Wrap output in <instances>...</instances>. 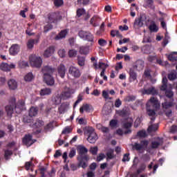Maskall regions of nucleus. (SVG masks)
<instances>
[{
    "label": "nucleus",
    "instance_id": "obj_1",
    "mask_svg": "<svg viewBox=\"0 0 177 177\" xmlns=\"http://www.w3.org/2000/svg\"><path fill=\"white\" fill-rule=\"evenodd\" d=\"M78 161L77 165L72 163L71 164V171H77L78 168H83L85 169L88 167V161H89V155H88V149L84 145H78L77 147Z\"/></svg>",
    "mask_w": 177,
    "mask_h": 177
},
{
    "label": "nucleus",
    "instance_id": "obj_2",
    "mask_svg": "<svg viewBox=\"0 0 177 177\" xmlns=\"http://www.w3.org/2000/svg\"><path fill=\"white\" fill-rule=\"evenodd\" d=\"M5 109L7 116L12 118L15 110L17 114H20L26 109V102H24V100H20L16 104V98L12 97L10 99L8 104L6 106Z\"/></svg>",
    "mask_w": 177,
    "mask_h": 177
},
{
    "label": "nucleus",
    "instance_id": "obj_3",
    "mask_svg": "<svg viewBox=\"0 0 177 177\" xmlns=\"http://www.w3.org/2000/svg\"><path fill=\"white\" fill-rule=\"evenodd\" d=\"M41 71L43 73L44 82L50 86L55 85V79L52 76L53 75V73H55V68L49 66H46L41 69Z\"/></svg>",
    "mask_w": 177,
    "mask_h": 177
},
{
    "label": "nucleus",
    "instance_id": "obj_4",
    "mask_svg": "<svg viewBox=\"0 0 177 177\" xmlns=\"http://www.w3.org/2000/svg\"><path fill=\"white\" fill-rule=\"evenodd\" d=\"M160 102L157 97H152L150 98L149 102L147 103V113L149 117L156 115V111L160 109Z\"/></svg>",
    "mask_w": 177,
    "mask_h": 177
},
{
    "label": "nucleus",
    "instance_id": "obj_5",
    "mask_svg": "<svg viewBox=\"0 0 177 177\" xmlns=\"http://www.w3.org/2000/svg\"><path fill=\"white\" fill-rule=\"evenodd\" d=\"M84 135L88 136L87 140L89 143H95L98 139L97 134L95 132V129L92 127H86L84 129Z\"/></svg>",
    "mask_w": 177,
    "mask_h": 177
},
{
    "label": "nucleus",
    "instance_id": "obj_6",
    "mask_svg": "<svg viewBox=\"0 0 177 177\" xmlns=\"http://www.w3.org/2000/svg\"><path fill=\"white\" fill-rule=\"evenodd\" d=\"M132 125H133V120L132 118H127L122 121V127L123 129H127L124 132V135L132 133Z\"/></svg>",
    "mask_w": 177,
    "mask_h": 177
},
{
    "label": "nucleus",
    "instance_id": "obj_7",
    "mask_svg": "<svg viewBox=\"0 0 177 177\" xmlns=\"http://www.w3.org/2000/svg\"><path fill=\"white\" fill-rule=\"evenodd\" d=\"M78 36L84 41H87V42H94L95 41V36L89 31L80 30Z\"/></svg>",
    "mask_w": 177,
    "mask_h": 177
},
{
    "label": "nucleus",
    "instance_id": "obj_8",
    "mask_svg": "<svg viewBox=\"0 0 177 177\" xmlns=\"http://www.w3.org/2000/svg\"><path fill=\"white\" fill-rule=\"evenodd\" d=\"M30 64L32 67H36V68H39L42 66V59L39 56L35 55H32L30 57Z\"/></svg>",
    "mask_w": 177,
    "mask_h": 177
},
{
    "label": "nucleus",
    "instance_id": "obj_9",
    "mask_svg": "<svg viewBox=\"0 0 177 177\" xmlns=\"http://www.w3.org/2000/svg\"><path fill=\"white\" fill-rule=\"evenodd\" d=\"M148 146L149 140H141L140 144L135 142L132 146V149L133 150H136V151H140V150H145V149H147Z\"/></svg>",
    "mask_w": 177,
    "mask_h": 177
},
{
    "label": "nucleus",
    "instance_id": "obj_10",
    "mask_svg": "<svg viewBox=\"0 0 177 177\" xmlns=\"http://www.w3.org/2000/svg\"><path fill=\"white\" fill-rule=\"evenodd\" d=\"M68 73L70 75H71L74 78H80V77H81V71H80V68L75 66H70L68 69Z\"/></svg>",
    "mask_w": 177,
    "mask_h": 177
},
{
    "label": "nucleus",
    "instance_id": "obj_11",
    "mask_svg": "<svg viewBox=\"0 0 177 177\" xmlns=\"http://www.w3.org/2000/svg\"><path fill=\"white\" fill-rule=\"evenodd\" d=\"M22 142L24 145H26V146H32L34 145V142H36V140H32V136L30 134H26L25 135L24 138L22 140Z\"/></svg>",
    "mask_w": 177,
    "mask_h": 177
},
{
    "label": "nucleus",
    "instance_id": "obj_12",
    "mask_svg": "<svg viewBox=\"0 0 177 177\" xmlns=\"http://www.w3.org/2000/svg\"><path fill=\"white\" fill-rule=\"evenodd\" d=\"M13 68H16V64L13 63L8 64V63L2 62L0 64V70L1 71H10Z\"/></svg>",
    "mask_w": 177,
    "mask_h": 177
},
{
    "label": "nucleus",
    "instance_id": "obj_13",
    "mask_svg": "<svg viewBox=\"0 0 177 177\" xmlns=\"http://www.w3.org/2000/svg\"><path fill=\"white\" fill-rule=\"evenodd\" d=\"M146 21V15H140L138 18H136L134 21V27H143Z\"/></svg>",
    "mask_w": 177,
    "mask_h": 177
},
{
    "label": "nucleus",
    "instance_id": "obj_14",
    "mask_svg": "<svg viewBox=\"0 0 177 177\" xmlns=\"http://www.w3.org/2000/svg\"><path fill=\"white\" fill-rule=\"evenodd\" d=\"M11 56H16L20 52V46L19 44H12L9 49Z\"/></svg>",
    "mask_w": 177,
    "mask_h": 177
},
{
    "label": "nucleus",
    "instance_id": "obj_15",
    "mask_svg": "<svg viewBox=\"0 0 177 177\" xmlns=\"http://www.w3.org/2000/svg\"><path fill=\"white\" fill-rule=\"evenodd\" d=\"M59 19H60V15L57 12H51L48 15L50 23H57Z\"/></svg>",
    "mask_w": 177,
    "mask_h": 177
},
{
    "label": "nucleus",
    "instance_id": "obj_16",
    "mask_svg": "<svg viewBox=\"0 0 177 177\" xmlns=\"http://www.w3.org/2000/svg\"><path fill=\"white\" fill-rule=\"evenodd\" d=\"M133 67L137 71H142L145 68V62L142 59H138L136 62Z\"/></svg>",
    "mask_w": 177,
    "mask_h": 177
},
{
    "label": "nucleus",
    "instance_id": "obj_17",
    "mask_svg": "<svg viewBox=\"0 0 177 177\" xmlns=\"http://www.w3.org/2000/svg\"><path fill=\"white\" fill-rule=\"evenodd\" d=\"M40 35H37V39H30L28 41L27 43V46L28 49H32V48H34V45H35V44H38L39 42V38H40Z\"/></svg>",
    "mask_w": 177,
    "mask_h": 177
},
{
    "label": "nucleus",
    "instance_id": "obj_18",
    "mask_svg": "<svg viewBox=\"0 0 177 177\" xmlns=\"http://www.w3.org/2000/svg\"><path fill=\"white\" fill-rule=\"evenodd\" d=\"M57 71L59 77H61V78H64L66 76V66L63 64H60L57 67Z\"/></svg>",
    "mask_w": 177,
    "mask_h": 177
},
{
    "label": "nucleus",
    "instance_id": "obj_19",
    "mask_svg": "<svg viewBox=\"0 0 177 177\" xmlns=\"http://www.w3.org/2000/svg\"><path fill=\"white\" fill-rule=\"evenodd\" d=\"M62 97L64 100L70 99V97H71V88H66L62 93Z\"/></svg>",
    "mask_w": 177,
    "mask_h": 177
},
{
    "label": "nucleus",
    "instance_id": "obj_20",
    "mask_svg": "<svg viewBox=\"0 0 177 177\" xmlns=\"http://www.w3.org/2000/svg\"><path fill=\"white\" fill-rule=\"evenodd\" d=\"M164 143L162 138H158V141H152L151 143V149H158Z\"/></svg>",
    "mask_w": 177,
    "mask_h": 177
},
{
    "label": "nucleus",
    "instance_id": "obj_21",
    "mask_svg": "<svg viewBox=\"0 0 177 177\" xmlns=\"http://www.w3.org/2000/svg\"><path fill=\"white\" fill-rule=\"evenodd\" d=\"M55 53V47L53 46H50L48 47L44 53V57H50L52 55Z\"/></svg>",
    "mask_w": 177,
    "mask_h": 177
},
{
    "label": "nucleus",
    "instance_id": "obj_22",
    "mask_svg": "<svg viewBox=\"0 0 177 177\" xmlns=\"http://www.w3.org/2000/svg\"><path fill=\"white\" fill-rule=\"evenodd\" d=\"M129 74L130 82H133V81H136L138 78V74H136V72H135L133 68H130Z\"/></svg>",
    "mask_w": 177,
    "mask_h": 177
},
{
    "label": "nucleus",
    "instance_id": "obj_23",
    "mask_svg": "<svg viewBox=\"0 0 177 177\" xmlns=\"http://www.w3.org/2000/svg\"><path fill=\"white\" fill-rule=\"evenodd\" d=\"M92 110H93L92 107L88 104H83L82 106L80 107V111L81 114L84 113V111H86V113H91Z\"/></svg>",
    "mask_w": 177,
    "mask_h": 177
},
{
    "label": "nucleus",
    "instance_id": "obj_24",
    "mask_svg": "<svg viewBox=\"0 0 177 177\" xmlns=\"http://www.w3.org/2000/svg\"><path fill=\"white\" fill-rule=\"evenodd\" d=\"M142 93H144V95H157L158 92L156 91L154 87H150L147 89H145Z\"/></svg>",
    "mask_w": 177,
    "mask_h": 177
},
{
    "label": "nucleus",
    "instance_id": "obj_25",
    "mask_svg": "<svg viewBox=\"0 0 177 177\" xmlns=\"http://www.w3.org/2000/svg\"><path fill=\"white\" fill-rule=\"evenodd\" d=\"M8 85L9 86V88L15 91V89L17 88V82H16V80L11 79L8 81Z\"/></svg>",
    "mask_w": 177,
    "mask_h": 177
},
{
    "label": "nucleus",
    "instance_id": "obj_26",
    "mask_svg": "<svg viewBox=\"0 0 177 177\" xmlns=\"http://www.w3.org/2000/svg\"><path fill=\"white\" fill-rule=\"evenodd\" d=\"M68 34V30L66 29L62 30L56 37L55 39H62V38H66V36Z\"/></svg>",
    "mask_w": 177,
    "mask_h": 177
},
{
    "label": "nucleus",
    "instance_id": "obj_27",
    "mask_svg": "<svg viewBox=\"0 0 177 177\" xmlns=\"http://www.w3.org/2000/svg\"><path fill=\"white\" fill-rule=\"evenodd\" d=\"M4 158L5 160H10V157H12V156H13V151L10 150V149H4Z\"/></svg>",
    "mask_w": 177,
    "mask_h": 177
},
{
    "label": "nucleus",
    "instance_id": "obj_28",
    "mask_svg": "<svg viewBox=\"0 0 177 177\" xmlns=\"http://www.w3.org/2000/svg\"><path fill=\"white\" fill-rule=\"evenodd\" d=\"M52 93V89L49 88H45L40 91V96H48Z\"/></svg>",
    "mask_w": 177,
    "mask_h": 177
},
{
    "label": "nucleus",
    "instance_id": "obj_29",
    "mask_svg": "<svg viewBox=\"0 0 177 177\" xmlns=\"http://www.w3.org/2000/svg\"><path fill=\"white\" fill-rule=\"evenodd\" d=\"M165 95L168 99L174 100V91H172V88H168L166 90V91H165Z\"/></svg>",
    "mask_w": 177,
    "mask_h": 177
},
{
    "label": "nucleus",
    "instance_id": "obj_30",
    "mask_svg": "<svg viewBox=\"0 0 177 177\" xmlns=\"http://www.w3.org/2000/svg\"><path fill=\"white\" fill-rule=\"evenodd\" d=\"M67 107H68V104L66 103H62L58 108L59 114H64V113H66V110H67Z\"/></svg>",
    "mask_w": 177,
    "mask_h": 177
},
{
    "label": "nucleus",
    "instance_id": "obj_31",
    "mask_svg": "<svg viewBox=\"0 0 177 177\" xmlns=\"http://www.w3.org/2000/svg\"><path fill=\"white\" fill-rule=\"evenodd\" d=\"M173 106H174L173 101H169V102L165 101V102L162 103V107L165 110H167V109H170V107H172Z\"/></svg>",
    "mask_w": 177,
    "mask_h": 177
},
{
    "label": "nucleus",
    "instance_id": "obj_32",
    "mask_svg": "<svg viewBox=\"0 0 177 177\" xmlns=\"http://www.w3.org/2000/svg\"><path fill=\"white\" fill-rule=\"evenodd\" d=\"M151 32H157L158 31V26L156 24V22L153 21L149 26Z\"/></svg>",
    "mask_w": 177,
    "mask_h": 177
},
{
    "label": "nucleus",
    "instance_id": "obj_33",
    "mask_svg": "<svg viewBox=\"0 0 177 177\" xmlns=\"http://www.w3.org/2000/svg\"><path fill=\"white\" fill-rule=\"evenodd\" d=\"M38 114V108H35L32 106L29 110V115L30 117H35Z\"/></svg>",
    "mask_w": 177,
    "mask_h": 177
},
{
    "label": "nucleus",
    "instance_id": "obj_34",
    "mask_svg": "<svg viewBox=\"0 0 177 177\" xmlns=\"http://www.w3.org/2000/svg\"><path fill=\"white\" fill-rule=\"evenodd\" d=\"M45 122L41 120H37L36 122L33 124V128H41L44 127Z\"/></svg>",
    "mask_w": 177,
    "mask_h": 177
},
{
    "label": "nucleus",
    "instance_id": "obj_35",
    "mask_svg": "<svg viewBox=\"0 0 177 177\" xmlns=\"http://www.w3.org/2000/svg\"><path fill=\"white\" fill-rule=\"evenodd\" d=\"M77 64L80 67H83V66H85V57L82 56H77Z\"/></svg>",
    "mask_w": 177,
    "mask_h": 177
},
{
    "label": "nucleus",
    "instance_id": "obj_36",
    "mask_svg": "<svg viewBox=\"0 0 177 177\" xmlns=\"http://www.w3.org/2000/svg\"><path fill=\"white\" fill-rule=\"evenodd\" d=\"M79 52L80 55H88V53H89V48L87 46H82L80 48Z\"/></svg>",
    "mask_w": 177,
    "mask_h": 177
},
{
    "label": "nucleus",
    "instance_id": "obj_37",
    "mask_svg": "<svg viewBox=\"0 0 177 177\" xmlns=\"http://www.w3.org/2000/svg\"><path fill=\"white\" fill-rule=\"evenodd\" d=\"M99 19L100 18L97 16L93 17L90 20V24H92L93 27H97L96 21H98Z\"/></svg>",
    "mask_w": 177,
    "mask_h": 177
},
{
    "label": "nucleus",
    "instance_id": "obj_38",
    "mask_svg": "<svg viewBox=\"0 0 177 177\" xmlns=\"http://www.w3.org/2000/svg\"><path fill=\"white\" fill-rule=\"evenodd\" d=\"M174 55H177V52H173L169 55L167 57L168 60L170 62H177V57Z\"/></svg>",
    "mask_w": 177,
    "mask_h": 177
},
{
    "label": "nucleus",
    "instance_id": "obj_39",
    "mask_svg": "<svg viewBox=\"0 0 177 177\" xmlns=\"http://www.w3.org/2000/svg\"><path fill=\"white\" fill-rule=\"evenodd\" d=\"M106 157L108 160H113L114 158V149H110L106 152Z\"/></svg>",
    "mask_w": 177,
    "mask_h": 177
},
{
    "label": "nucleus",
    "instance_id": "obj_40",
    "mask_svg": "<svg viewBox=\"0 0 177 177\" xmlns=\"http://www.w3.org/2000/svg\"><path fill=\"white\" fill-rule=\"evenodd\" d=\"M24 80L26 81V82H30V81L34 80V75H32V73H29L25 75Z\"/></svg>",
    "mask_w": 177,
    "mask_h": 177
},
{
    "label": "nucleus",
    "instance_id": "obj_41",
    "mask_svg": "<svg viewBox=\"0 0 177 177\" xmlns=\"http://www.w3.org/2000/svg\"><path fill=\"white\" fill-rule=\"evenodd\" d=\"M158 129V124H151L148 127V132H156Z\"/></svg>",
    "mask_w": 177,
    "mask_h": 177
},
{
    "label": "nucleus",
    "instance_id": "obj_42",
    "mask_svg": "<svg viewBox=\"0 0 177 177\" xmlns=\"http://www.w3.org/2000/svg\"><path fill=\"white\" fill-rule=\"evenodd\" d=\"M52 129H53V123H52V122H50V123L47 124L44 127V131L45 132H50V131H52Z\"/></svg>",
    "mask_w": 177,
    "mask_h": 177
},
{
    "label": "nucleus",
    "instance_id": "obj_43",
    "mask_svg": "<svg viewBox=\"0 0 177 177\" xmlns=\"http://www.w3.org/2000/svg\"><path fill=\"white\" fill-rule=\"evenodd\" d=\"M23 122L30 124L32 122V117L28 115H24L23 118Z\"/></svg>",
    "mask_w": 177,
    "mask_h": 177
},
{
    "label": "nucleus",
    "instance_id": "obj_44",
    "mask_svg": "<svg viewBox=\"0 0 177 177\" xmlns=\"http://www.w3.org/2000/svg\"><path fill=\"white\" fill-rule=\"evenodd\" d=\"M111 35L113 37H118V38H122V35H120L119 30H111Z\"/></svg>",
    "mask_w": 177,
    "mask_h": 177
},
{
    "label": "nucleus",
    "instance_id": "obj_45",
    "mask_svg": "<svg viewBox=\"0 0 177 177\" xmlns=\"http://www.w3.org/2000/svg\"><path fill=\"white\" fill-rule=\"evenodd\" d=\"M86 11L84 8H79L77 10L76 15L77 17H81V16H83V15H85Z\"/></svg>",
    "mask_w": 177,
    "mask_h": 177
},
{
    "label": "nucleus",
    "instance_id": "obj_46",
    "mask_svg": "<svg viewBox=\"0 0 177 177\" xmlns=\"http://www.w3.org/2000/svg\"><path fill=\"white\" fill-rule=\"evenodd\" d=\"M136 100V96L135 95H128L124 98V102H135Z\"/></svg>",
    "mask_w": 177,
    "mask_h": 177
},
{
    "label": "nucleus",
    "instance_id": "obj_47",
    "mask_svg": "<svg viewBox=\"0 0 177 177\" xmlns=\"http://www.w3.org/2000/svg\"><path fill=\"white\" fill-rule=\"evenodd\" d=\"M118 114L120 117L122 118L128 117V111H127V109H122L119 111Z\"/></svg>",
    "mask_w": 177,
    "mask_h": 177
},
{
    "label": "nucleus",
    "instance_id": "obj_48",
    "mask_svg": "<svg viewBox=\"0 0 177 177\" xmlns=\"http://www.w3.org/2000/svg\"><path fill=\"white\" fill-rule=\"evenodd\" d=\"M102 97L108 100H113V97H110V95H109V93L106 91H102Z\"/></svg>",
    "mask_w": 177,
    "mask_h": 177
},
{
    "label": "nucleus",
    "instance_id": "obj_49",
    "mask_svg": "<svg viewBox=\"0 0 177 177\" xmlns=\"http://www.w3.org/2000/svg\"><path fill=\"white\" fill-rule=\"evenodd\" d=\"M98 150L99 149L97 148V147H92L90 149V153H91L93 156H96V154H97Z\"/></svg>",
    "mask_w": 177,
    "mask_h": 177
},
{
    "label": "nucleus",
    "instance_id": "obj_50",
    "mask_svg": "<svg viewBox=\"0 0 177 177\" xmlns=\"http://www.w3.org/2000/svg\"><path fill=\"white\" fill-rule=\"evenodd\" d=\"M109 125L111 127V128H115V127H117V125H118V120H111L109 122Z\"/></svg>",
    "mask_w": 177,
    "mask_h": 177
},
{
    "label": "nucleus",
    "instance_id": "obj_51",
    "mask_svg": "<svg viewBox=\"0 0 177 177\" xmlns=\"http://www.w3.org/2000/svg\"><path fill=\"white\" fill-rule=\"evenodd\" d=\"M146 3L150 9H154V0H146Z\"/></svg>",
    "mask_w": 177,
    "mask_h": 177
},
{
    "label": "nucleus",
    "instance_id": "obj_52",
    "mask_svg": "<svg viewBox=\"0 0 177 177\" xmlns=\"http://www.w3.org/2000/svg\"><path fill=\"white\" fill-rule=\"evenodd\" d=\"M52 28H53V26L50 24H48L44 26V32H48V31H50V30H52Z\"/></svg>",
    "mask_w": 177,
    "mask_h": 177
},
{
    "label": "nucleus",
    "instance_id": "obj_53",
    "mask_svg": "<svg viewBox=\"0 0 177 177\" xmlns=\"http://www.w3.org/2000/svg\"><path fill=\"white\" fill-rule=\"evenodd\" d=\"M91 0H77V3H80V5H83L84 6H86V5H89V2Z\"/></svg>",
    "mask_w": 177,
    "mask_h": 177
},
{
    "label": "nucleus",
    "instance_id": "obj_54",
    "mask_svg": "<svg viewBox=\"0 0 177 177\" xmlns=\"http://www.w3.org/2000/svg\"><path fill=\"white\" fill-rule=\"evenodd\" d=\"M137 135H138V136H139L140 138H146V136H147V134H146V131H143V130L139 131L137 133Z\"/></svg>",
    "mask_w": 177,
    "mask_h": 177
},
{
    "label": "nucleus",
    "instance_id": "obj_55",
    "mask_svg": "<svg viewBox=\"0 0 177 177\" xmlns=\"http://www.w3.org/2000/svg\"><path fill=\"white\" fill-rule=\"evenodd\" d=\"M69 57H75L77 56V50H70L68 51Z\"/></svg>",
    "mask_w": 177,
    "mask_h": 177
},
{
    "label": "nucleus",
    "instance_id": "obj_56",
    "mask_svg": "<svg viewBox=\"0 0 177 177\" xmlns=\"http://www.w3.org/2000/svg\"><path fill=\"white\" fill-rule=\"evenodd\" d=\"M75 154H77V151H75V149L73 148L69 152V158H73V157H75Z\"/></svg>",
    "mask_w": 177,
    "mask_h": 177
},
{
    "label": "nucleus",
    "instance_id": "obj_57",
    "mask_svg": "<svg viewBox=\"0 0 177 177\" xmlns=\"http://www.w3.org/2000/svg\"><path fill=\"white\" fill-rule=\"evenodd\" d=\"M32 165H34L32 164V161L26 162L25 163V169H26V171H30V168H31V167H32Z\"/></svg>",
    "mask_w": 177,
    "mask_h": 177
},
{
    "label": "nucleus",
    "instance_id": "obj_58",
    "mask_svg": "<svg viewBox=\"0 0 177 177\" xmlns=\"http://www.w3.org/2000/svg\"><path fill=\"white\" fill-rule=\"evenodd\" d=\"M98 44L100 46H106V45H107V41L104 39H100L98 40Z\"/></svg>",
    "mask_w": 177,
    "mask_h": 177
},
{
    "label": "nucleus",
    "instance_id": "obj_59",
    "mask_svg": "<svg viewBox=\"0 0 177 177\" xmlns=\"http://www.w3.org/2000/svg\"><path fill=\"white\" fill-rule=\"evenodd\" d=\"M19 66L21 67V68H24V67L28 66V63L26 61H21L19 63Z\"/></svg>",
    "mask_w": 177,
    "mask_h": 177
},
{
    "label": "nucleus",
    "instance_id": "obj_60",
    "mask_svg": "<svg viewBox=\"0 0 177 177\" xmlns=\"http://www.w3.org/2000/svg\"><path fill=\"white\" fill-rule=\"evenodd\" d=\"M150 42H151L150 36H145L142 40V44H149Z\"/></svg>",
    "mask_w": 177,
    "mask_h": 177
},
{
    "label": "nucleus",
    "instance_id": "obj_61",
    "mask_svg": "<svg viewBox=\"0 0 177 177\" xmlns=\"http://www.w3.org/2000/svg\"><path fill=\"white\" fill-rule=\"evenodd\" d=\"M54 5L57 6V8L62 6V5H63V0H54Z\"/></svg>",
    "mask_w": 177,
    "mask_h": 177
},
{
    "label": "nucleus",
    "instance_id": "obj_62",
    "mask_svg": "<svg viewBox=\"0 0 177 177\" xmlns=\"http://www.w3.org/2000/svg\"><path fill=\"white\" fill-rule=\"evenodd\" d=\"M71 131H73L71 128L67 127L62 131V134L66 135L67 133H71Z\"/></svg>",
    "mask_w": 177,
    "mask_h": 177
},
{
    "label": "nucleus",
    "instance_id": "obj_63",
    "mask_svg": "<svg viewBox=\"0 0 177 177\" xmlns=\"http://www.w3.org/2000/svg\"><path fill=\"white\" fill-rule=\"evenodd\" d=\"M142 50H144V53L149 55L150 53V46H145L142 48Z\"/></svg>",
    "mask_w": 177,
    "mask_h": 177
},
{
    "label": "nucleus",
    "instance_id": "obj_64",
    "mask_svg": "<svg viewBox=\"0 0 177 177\" xmlns=\"http://www.w3.org/2000/svg\"><path fill=\"white\" fill-rule=\"evenodd\" d=\"M171 133H176L177 132V125H172L170 128Z\"/></svg>",
    "mask_w": 177,
    "mask_h": 177
}]
</instances>
